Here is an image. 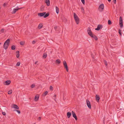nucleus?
<instances>
[{"instance_id":"nucleus-49","label":"nucleus","mask_w":124,"mask_h":124,"mask_svg":"<svg viewBox=\"0 0 124 124\" xmlns=\"http://www.w3.org/2000/svg\"><path fill=\"white\" fill-rule=\"evenodd\" d=\"M54 96L55 97H56V94H55L54 95Z\"/></svg>"},{"instance_id":"nucleus-52","label":"nucleus","mask_w":124,"mask_h":124,"mask_svg":"<svg viewBox=\"0 0 124 124\" xmlns=\"http://www.w3.org/2000/svg\"><path fill=\"white\" fill-rule=\"evenodd\" d=\"M92 58H93V57H92Z\"/></svg>"},{"instance_id":"nucleus-10","label":"nucleus","mask_w":124,"mask_h":124,"mask_svg":"<svg viewBox=\"0 0 124 124\" xmlns=\"http://www.w3.org/2000/svg\"><path fill=\"white\" fill-rule=\"evenodd\" d=\"M90 37L92 38H93L95 40H97L98 39V38L97 37L93 34Z\"/></svg>"},{"instance_id":"nucleus-48","label":"nucleus","mask_w":124,"mask_h":124,"mask_svg":"<svg viewBox=\"0 0 124 124\" xmlns=\"http://www.w3.org/2000/svg\"><path fill=\"white\" fill-rule=\"evenodd\" d=\"M111 0H108V1L109 2H110L111 1Z\"/></svg>"},{"instance_id":"nucleus-7","label":"nucleus","mask_w":124,"mask_h":124,"mask_svg":"<svg viewBox=\"0 0 124 124\" xmlns=\"http://www.w3.org/2000/svg\"><path fill=\"white\" fill-rule=\"evenodd\" d=\"M72 113L73 117L75 118L76 120H77L78 119V118L75 113L73 111H72Z\"/></svg>"},{"instance_id":"nucleus-28","label":"nucleus","mask_w":124,"mask_h":124,"mask_svg":"<svg viewBox=\"0 0 124 124\" xmlns=\"http://www.w3.org/2000/svg\"><path fill=\"white\" fill-rule=\"evenodd\" d=\"M88 33L89 35L90 36H91L93 34L92 31L91 32H88Z\"/></svg>"},{"instance_id":"nucleus-8","label":"nucleus","mask_w":124,"mask_h":124,"mask_svg":"<svg viewBox=\"0 0 124 124\" xmlns=\"http://www.w3.org/2000/svg\"><path fill=\"white\" fill-rule=\"evenodd\" d=\"M102 25L101 24L99 25L97 28L95 29L96 30L99 31L101 29H102Z\"/></svg>"},{"instance_id":"nucleus-9","label":"nucleus","mask_w":124,"mask_h":124,"mask_svg":"<svg viewBox=\"0 0 124 124\" xmlns=\"http://www.w3.org/2000/svg\"><path fill=\"white\" fill-rule=\"evenodd\" d=\"M46 14V12H45L43 13H39L38 14V15L40 17H42L44 16Z\"/></svg>"},{"instance_id":"nucleus-26","label":"nucleus","mask_w":124,"mask_h":124,"mask_svg":"<svg viewBox=\"0 0 124 124\" xmlns=\"http://www.w3.org/2000/svg\"><path fill=\"white\" fill-rule=\"evenodd\" d=\"M15 48L16 47L15 46H12L11 47V49L12 50H14Z\"/></svg>"},{"instance_id":"nucleus-17","label":"nucleus","mask_w":124,"mask_h":124,"mask_svg":"<svg viewBox=\"0 0 124 124\" xmlns=\"http://www.w3.org/2000/svg\"><path fill=\"white\" fill-rule=\"evenodd\" d=\"M16 53L17 54L16 55V56L17 58H18L20 56L19 52V51H17L16 52Z\"/></svg>"},{"instance_id":"nucleus-39","label":"nucleus","mask_w":124,"mask_h":124,"mask_svg":"<svg viewBox=\"0 0 124 124\" xmlns=\"http://www.w3.org/2000/svg\"><path fill=\"white\" fill-rule=\"evenodd\" d=\"M83 4H85V0H81Z\"/></svg>"},{"instance_id":"nucleus-4","label":"nucleus","mask_w":124,"mask_h":124,"mask_svg":"<svg viewBox=\"0 0 124 124\" xmlns=\"http://www.w3.org/2000/svg\"><path fill=\"white\" fill-rule=\"evenodd\" d=\"M63 64L64 67L66 69L67 71L68 72V66L67 65L66 62L65 61H64L63 62Z\"/></svg>"},{"instance_id":"nucleus-15","label":"nucleus","mask_w":124,"mask_h":124,"mask_svg":"<svg viewBox=\"0 0 124 124\" xmlns=\"http://www.w3.org/2000/svg\"><path fill=\"white\" fill-rule=\"evenodd\" d=\"M104 6L103 4H102L100 5L99 7V8H100L102 10L104 9Z\"/></svg>"},{"instance_id":"nucleus-19","label":"nucleus","mask_w":124,"mask_h":124,"mask_svg":"<svg viewBox=\"0 0 124 124\" xmlns=\"http://www.w3.org/2000/svg\"><path fill=\"white\" fill-rule=\"evenodd\" d=\"M13 107L14 108L16 109H18L19 108L16 105H14Z\"/></svg>"},{"instance_id":"nucleus-36","label":"nucleus","mask_w":124,"mask_h":124,"mask_svg":"<svg viewBox=\"0 0 124 124\" xmlns=\"http://www.w3.org/2000/svg\"><path fill=\"white\" fill-rule=\"evenodd\" d=\"M35 84H33L31 85V87L32 88H33L34 87H35Z\"/></svg>"},{"instance_id":"nucleus-18","label":"nucleus","mask_w":124,"mask_h":124,"mask_svg":"<svg viewBox=\"0 0 124 124\" xmlns=\"http://www.w3.org/2000/svg\"><path fill=\"white\" fill-rule=\"evenodd\" d=\"M55 62L57 64H59L61 62V61L59 59H58L56 60Z\"/></svg>"},{"instance_id":"nucleus-43","label":"nucleus","mask_w":124,"mask_h":124,"mask_svg":"<svg viewBox=\"0 0 124 124\" xmlns=\"http://www.w3.org/2000/svg\"><path fill=\"white\" fill-rule=\"evenodd\" d=\"M35 41H32V44H34L35 43Z\"/></svg>"},{"instance_id":"nucleus-30","label":"nucleus","mask_w":124,"mask_h":124,"mask_svg":"<svg viewBox=\"0 0 124 124\" xmlns=\"http://www.w3.org/2000/svg\"><path fill=\"white\" fill-rule=\"evenodd\" d=\"M24 42L23 41H21L20 42V44L21 45H24Z\"/></svg>"},{"instance_id":"nucleus-14","label":"nucleus","mask_w":124,"mask_h":124,"mask_svg":"<svg viewBox=\"0 0 124 124\" xmlns=\"http://www.w3.org/2000/svg\"><path fill=\"white\" fill-rule=\"evenodd\" d=\"M67 117L70 118L71 115V113L70 112H68L67 114Z\"/></svg>"},{"instance_id":"nucleus-1","label":"nucleus","mask_w":124,"mask_h":124,"mask_svg":"<svg viewBox=\"0 0 124 124\" xmlns=\"http://www.w3.org/2000/svg\"><path fill=\"white\" fill-rule=\"evenodd\" d=\"M10 39H8L5 42L4 44V48L6 50L8 48L10 43Z\"/></svg>"},{"instance_id":"nucleus-31","label":"nucleus","mask_w":124,"mask_h":124,"mask_svg":"<svg viewBox=\"0 0 124 124\" xmlns=\"http://www.w3.org/2000/svg\"><path fill=\"white\" fill-rule=\"evenodd\" d=\"M20 62H18L16 65L17 66H20Z\"/></svg>"},{"instance_id":"nucleus-5","label":"nucleus","mask_w":124,"mask_h":124,"mask_svg":"<svg viewBox=\"0 0 124 124\" xmlns=\"http://www.w3.org/2000/svg\"><path fill=\"white\" fill-rule=\"evenodd\" d=\"M18 8V7H17L16 8L14 9H13L12 13V14H15V13L17 11H18V10L20 9L21 8Z\"/></svg>"},{"instance_id":"nucleus-12","label":"nucleus","mask_w":124,"mask_h":124,"mask_svg":"<svg viewBox=\"0 0 124 124\" xmlns=\"http://www.w3.org/2000/svg\"><path fill=\"white\" fill-rule=\"evenodd\" d=\"M39 95L38 94H37L35 97L34 100L35 101H37L39 98Z\"/></svg>"},{"instance_id":"nucleus-20","label":"nucleus","mask_w":124,"mask_h":124,"mask_svg":"<svg viewBox=\"0 0 124 124\" xmlns=\"http://www.w3.org/2000/svg\"><path fill=\"white\" fill-rule=\"evenodd\" d=\"M43 26V25L42 24V23H40L39 24L38 26V28L39 29H40Z\"/></svg>"},{"instance_id":"nucleus-27","label":"nucleus","mask_w":124,"mask_h":124,"mask_svg":"<svg viewBox=\"0 0 124 124\" xmlns=\"http://www.w3.org/2000/svg\"><path fill=\"white\" fill-rule=\"evenodd\" d=\"M12 92V90H9L8 92V94H11Z\"/></svg>"},{"instance_id":"nucleus-46","label":"nucleus","mask_w":124,"mask_h":124,"mask_svg":"<svg viewBox=\"0 0 124 124\" xmlns=\"http://www.w3.org/2000/svg\"><path fill=\"white\" fill-rule=\"evenodd\" d=\"M41 118L40 117H39L38 118V119L39 120H40L41 119Z\"/></svg>"},{"instance_id":"nucleus-34","label":"nucleus","mask_w":124,"mask_h":124,"mask_svg":"<svg viewBox=\"0 0 124 124\" xmlns=\"http://www.w3.org/2000/svg\"><path fill=\"white\" fill-rule=\"evenodd\" d=\"M121 32V30L120 29H119V31H118V32L120 35H122Z\"/></svg>"},{"instance_id":"nucleus-21","label":"nucleus","mask_w":124,"mask_h":124,"mask_svg":"<svg viewBox=\"0 0 124 124\" xmlns=\"http://www.w3.org/2000/svg\"><path fill=\"white\" fill-rule=\"evenodd\" d=\"M49 13H47L46 14H45V15L44 16V18H46L47 17H48V16H49Z\"/></svg>"},{"instance_id":"nucleus-45","label":"nucleus","mask_w":124,"mask_h":124,"mask_svg":"<svg viewBox=\"0 0 124 124\" xmlns=\"http://www.w3.org/2000/svg\"><path fill=\"white\" fill-rule=\"evenodd\" d=\"M57 28V26H55L54 27V28L55 30H56Z\"/></svg>"},{"instance_id":"nucleus-44","label":"nucleus","mask_w":124,"mask_h":124,"mask_svg":"<svg viewBox=\"0 0 124 124\" xmlns=\"http://www.w3.org/2000/svg\"><path fill=\"white\" fill-rule=\"evenodd\" d=\"M7 5V4H6L5 3H4V4H3V6H6V5Z\"/></svg>"},{"instance_id":"nucleus-38","label":"nucleus","mask_w":124,"mask_h":124,"mask_svg":"<svg viewBox=\"0 0 124 124\" xmlns=\"http://www.w3.org/2000/svg\"><path fill=\"white\" fill-rule=\"evenodd\" d=\"M4 29H2L0 30V32L1 33H3L4 32Z\"/></svg>"},{"instance_id":"nucleus-51","label":"nucleus","mask_w":124,"mask_h":124,"mask_svg":"<svg viewBox=\"0 0 124 124\" xmlns=\"http://www.w3.org/2000/svg\"><path fill=\"white\" fill-rule=\"evenodd\" d=\"M92 58H93V57H92Z\"/></svg>"},{"instance_id":"nucleus-11","label":"nucleus","mask_w":124,"mask_h":124,"mask_svg":"<svg viewBox=\"0 0 124 124\" xmlns=\"http://www.w3.org/2000/svg\"><path fill=\"white\" fill-rule=\"evenodd\" d=\"M96 101L98 102L99 101V100L100 99V97L99 96V95H96Z\"/></svg>"},{"instance_id":"nucleus-37","label":"nucleus","mask_w":124,"mask_h":124,"mask_svg":"<svg viewBox=\"0 0 124 124\" xmlns=\"http://www.w3.org/2000/svg\"><path fill=\"white\" fill-rule=\"evenodd\" d=\"M2 114L4 115H5L6 114V113L5 112H2Z\"/></svg>"},{"instance_id":"nucleus-2","label":"nucleus","mask_w":124,"mask_h":124,"mask_svg":"<svg viewBox=\"0 0 124 124\" xmlns=\"http://www.w3.org/2000/svg\"><path fill=\"white\" fill-rule=\"evenodd\" d=\"M73 15L74 17L75 21L76 23L78 24L79 23V19L75 13H74Z\"/></svg>"},{"instance_id":"nucleus-6","label":"nucleus","mask_w":124,"mask_h":124,"mask_svg":"<svg viewBox=\"0 0 124 124\" xmlns=\"http://www.w3.org/2000/svg\"><path fill=\"white\" fill-rule=\"evenodd\" d=\"M86 102L87 105L89 108L90 109L91 108V106L90 102L88 100H86Z\"/></svg>"},{"instance_id":"nucleus-3","label":"nucleus","mask_w":124,"mask_h":124,"mask_svg":"<svg viewBox=\"0 0 124 124\" xmlns=\"http://www.w3.org/2000/svg\"><path fill=\"white\" fill-rule=\"evenodd\" d=\"M119 25L121 28H122L123 27V25L122 18L121 16L120 17Z\"/></svg>"},{"instance_id":"nucleus-25","label":"nucleus","mask_w":124,"mask_h":124,"mask_svg":"<svg viewBox=\"0 0 124 124\" xmlns=\"http://www.w3.org/2000/svg\"><path fill=\"white\" fill-rule=\"evenodd\" d=\"M44 7L43 6H42L40 8V10L41 11H43V10H44Z\"/></svg>"},{"instance_id":"nucleus-47","label":"nucleus","mask_w":124,"mask_h":124,"mask_svg":"<svg viewBox=\"0 0 124 124\" xmlns=\"http://www.w3.org/2000/svg\"><path fill=\"white\" fill-rule=\"evenodd\" d=\"M38 62V61H36L35 63V64H36V63H37Z\"/></svg>"},{"instance_id":"nucleus-24","label":"nucleus","mask_w":124,"mask_h":124,"mask_svg":"<svg viewBox=\"0 0 124 124\" xmlns=\"http://www.w3.org/2000/svg\"><path fill=\"white\" fill-rule=\"evenodd\" d=\"M48 93V92L47 91H46L44 93H43V94L42 95L43 96H45Z\"/></svg>"},{"instance_id":"nucleus-32","label":"nucleus","mask_w":124,"mask_h":124,"mask_svg":"<svg viewBox=\"0 0 124 124\" xmlns=\"http://www.w3.org/2000/svg\"><path fill=\"white\" fill-rule=\"evenodd\" d=\"M92 31L90 28L88 27L87 29V32H91Z\"/></svg>"},{"instance_id":"nucleus-16","label":"nucleus","mask_w":124,"mask_h":124,"mask_svg":"<svg viewBox=\"0 0 124 124\" xmlns=\"http://www.w3.org/2000/svg\"><path fill=\"white\" fill-rule=\"evenodd\" d=\"M6 85H8L11 83L10 80H7L5 82Z\"/></svg>"},{"instance_id":"nucleus-42","label":"nucleus","mask_w":124,"mask_h":124,"mask_svg":"<svg viewBox=\"0 0 124 124\" xmlns=\"http://www.w3.org/2000/svg\"><path fill=\"white\" fill-rule=\"evenodd\" d=\"M113 2L115 4H116V0H113Z\"/></svg>"},{"instance_id":"nucleus-23","label":"nucleus","mask_w":124,"mask_h":124,"mask_svg":"<svg viewBox=\"0 0 124 124\" xmlns=\"http://www.w3.org/2000/svg\"><path fill=\"white\" fill-rule=\"evenodd\" d=\"M47 56V54L46 53H44L43 54V57L45 59Z\"/></svg>"},{"instance_id":"nucleus-22","label":"nucleus","mask_w":124,"mask_h":124,"mask_svg":"<svg viewBox=\"0 0 124 124\" xmlns=\"http://www.w3.org/2000/svg\"><path fill=\"white\" fill-rule=\"evenodd\" d=\"M56 11L57 14H59V9L56 6Z\"/></svg>"},{"instance_id":"nucleus-35","label":"nucleus","mask_w":124,"mask_h":124,"mask_svg":"<svg viewBox=\"0 0 124 124\" xmlns=\"http://www.w3.org/2000/svg\"><path fill=\"white\" fill-rule=\"evenodd\" d=\"M104 62L105 64V65H106L107 66V62L105 60H104Z\"/></svg>"},{"instance_id":"nucleus-13","label":"nucleus","mask_w":124,"mask_h":124,"mask_svg":"<svg viewBox=\"0 0 124 124\" xmlns=\"http://www.w3.org/2000/svg\"><path fill=\"white\" fill-rule=\"evenodd\" d=\"M45 2L46 3L47 5L48 6H49L50 5V2L49 0H46Z\"/></svg>"},{"instance_id":"nucleus-41","label":"nucleus","mask_w":124,"mask_h":124,"mask_svg":"<svg viewBox=\"0 0 124 124\" xmlns=\"http://www.w3.org/2000/svg\"><path fill=\"white\" fill-rule=\"evenodd\" d=\"M16 110L19 114L20 113V111L18 110Z\"/></svg>"},{"instance_id":"nucleus-33","label":"nucleus","mask_w":124,"mask_h":124,"mask_svg":"<svg viewBox=\"0 0 124 124\" xmlns=\"http://www.w3.org/2000/svg\"><path fill=\"white\" fill-rule=\"evenodd\" d=\"M108 23L109 25H110L111 24V22L110 20L108 21Z\"/></svg>"},{"instance_id":"nucleus-29","label":"nucleus","mask_w":124,"mask_h":124,"mask_svg":"<svg viewBox=\"0 0 124 124\" xmlns=\"http://www.w3.org/2000/svg\"><path fill=\"white\" fill-rule=\"evenodd\" d=\"M81 9L82 10V11L83 13H85L84 10L83 8V7H82L81 8Z\"/></svg>"},{"instance_id":"nucleus-50","label":"nucleus","mask_w":124,"mask_h":124,"mask_svg":"<svg viewBox=\"0 0 124 124\" xmlns=\"http://www.w3.org/2000/svg\"><path fill=\"white\" fill-rule=\"evenodd\" d=\"M1 43H0V45H1Z\"/></svg>"},{"instance_id":"nucleus-40","label":"nucleus","mask_w":124,"mask_h":124,"mask_svg":"<svg viewBox=\"0 0 124 124\" xmlns=\"http://www.w3.org/2000/svg\"><path fill=\"white\" fill-rule=\"evenodd\" d=\"M50 89L51 90H52L53 89V87L51 86H50Z\"/></svg>"}]
</instances>
